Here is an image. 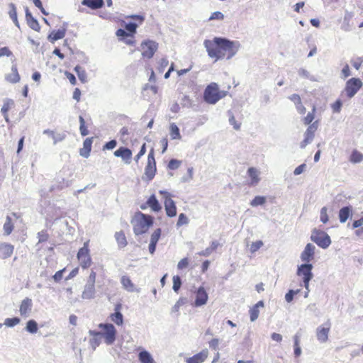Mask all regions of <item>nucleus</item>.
I'll list each match as a JSON object with an SVG mask.
<instances>
[{"label": "nucleus", "instance_id": "nucleus-22", "mask_svg": "<svg viewBox=\"0 0 363 363\" xmlns=\"http://www.w3.org/2000/svg\"><path fill=\"white\" fill-rule=\"evenodd\" d=\"M89 333L92 336V338L90 339L89 343L91 348L94 350L101 343L102 333L95 330H89Z\"/></svg>", "mask_w": 363, "mask_h": 363}, {"label": "nucleus", "instance_id": "nucleus-33", "mask_svg": "<svg viewBox=\"0 0 363 363\" xmlns=\"http://www.w3.org/2000/svg\"><path fill=\"white\" fill-rule=\"evenodd\" d=\"M9 8H10V10L9 11V17L11 18V20L13 21L15 26L19 28V23H18V18H17V11H16V7L15 4L13 3L9 4Z\"/></svg>", "mask_w": 363, "mask_h": 363}, {"label": "nucleus", "instance_id": "nucleus-44", "mask_svg": "<svg viewBox=\"0 0 363 363\" xmlns=\"http://www.w3.org/2000/svg\"><path fill=\"white\" fill-rule=\"evenodd\" d=\"M172 279H173L172 289L174 290V291L178 292V291L180 289L182 284V279H181L180 277L178 275L174 276Z\"/></svg>", "mask_w": 363, "mask_h": 363}, {"label": "nucleus", "instance_id": "nucleus-37", "mask_svg": "<svg viewBox=\"0 0 363 363\" xmlns=\"http://www.w3.org/2000/svg\"><path fill=\"white\" fill-rule=\"evenodd\" d=\"M318 121H315V122H313L312 124H311L308 127V128L306 129V130L304 133V135H307L313 139V138L315 136V132L318 129Z\"/></svg>", "mask_w": 363, "mask_h": 363}, {"label": "nucleus", "instance_id": "nucleus-39", "mask_svg": "<svg viewBox=\"0 0 363 363\" xmlns=\"http://www.w3.org/2000/svg\"><path fill=\"white\" fill-rule=\"evenodd\" d=\"M363 161V154L354 150L350 155V162L352 163H359Z\"/></svg>", "mask_w": 363, "mask_h": 363}, {"label": "nucleus", "instance_id": "nucleus-26", "mask_svg": "<svg viewBox=\"0 0 363 363\" xmlns=\"http://www.w3.org/2000/svg\"><path fill=\"white\" fill-rule=\"evenodd\" d=\"M66 33V29H59L57 30H52V33L48 35V40L53 43L54 41L62 39Z\"/></svg>", "mask_w": 363, "mask_h": 363}, {"label": "nucleus", "instance_id": "nucleus-31", "mask_svg": "<svg viewBox=\"0 0 363 363\" xmlns=\"http://www.w3.org/2000/svg\"><path fill=\"white\" fill-rule=\"evenodd\" d=\"M249 177L251 179V184L255 185L259 182V172L255 167H250L247 170Z\"/></svg>", "mask_w": 363, "mask_h": 363}, {"label": "nucleus", "instance_id": "nucleus-21", "mask_svg": "<svg viewBox=\"0 0 363 363\" xmlns=\"http://www.w3.org/2000/svg\"><path fill=\"white\" fill-rule=\"evenodd\" d=\"M208 352L207 350H203L200 352L196 354L193 357L186 358V363H202L207 358Z\"/></svg>", "mask_w": 363, "mask_h": 363}, {"label": "nucleus", "instance_id": "nucleus-24", "mask_svg": "<svg viewBox=\"0 0 363 363\" xmlns=\"http://www.w3.org/2000/svg\"><path fill=\"white\" fill-rule=\"evenodd\" d=\"M93 143V138H87L83 143V149L80 150V155L87 158L91 150V145Z\"/></svg>", "mask_w": 363, "mask_h": 363}, {"label": "nucleus", "instance_id": "nucleus-4", "mask_svg": "<svg viewBox=\"0 0 363 363\" xmlns=\"http://www.w3.org/2000/svg\"><path fill=\"white\" fill-rule=\"evenodd\" d=\"M311 240L323 249L328 248L331 244L330 236L325 232L316 229L312 231Z\"/></svg>", "mask_w": 363, "mask_h": 363}, {"label": "nucleus", "instance_id": "nucleus-32", "mask_svg": "<svg viewBox=\"0 0 363 363\" xmlns=\"http://www.w3.org/2000/svg\"><path fill=\"white\" fill-rule=\"evenodd\" d=\"M115 238L120 248H123L127 245L128 242L126 238L123 231L116 232L115 234Z\"/></svg>", "mask_w": 363, "mask_h": 363}, {"label": "nucleus", "instance_id": "nucleus-41", "mask_svg": "<svg viewBox=\"0 0 363 363\" xmlns=\"http://www.w3.org/2000/svg\"><path fill=\"white\" fill-rule=\"evenodd\" d=\"M21 319L18 317L7 318L4 320V325L9 328H13L16 325L19 324Z\"/></svg>", "mask_w": 363, "mask_h": 363}, {"label": "nucleus", "instance_id": "nucleus-43", "mask_svg": "<svg viewBox=\"0 0 363 363\" xmlns=\"http://www.w3.org/2000/svg\"><path fill=\"white\" fill-rule=\"evenodd\" d=\"M79 130L80 133L82 136H86L89 134V130H87L86 127L85 126V121L84 118L82 116H79Z\"/></svg>", "mask_w": 363, "mask_h": 363}, {"label": "nucleus", "instance_id": "nucleus-56", "mask_svg": "<svg viewBox=\"0 0 363 363\" xmlns=\"http://www.w3.org/2000/svg\"><path fill=\"white\" fill-rule=\"evenodd\" d=\"M48 234L46 230H41L38 233V242H45L48 239Z\"/></svg>", "mask_w": 363, "mask_h": 363}, {"label": "nucleus", "instance_id": "nucleus-60", "mask_svg": "<svg viewBox=\"0 0 363 363\" xmlns=\"http://www.w3.org/2000/svg\"><path fill=\"white\" fill-rule=\"evenodd\" d=\"M116 145H117L116 140H111L106 143V144L103 147V150H113V148L116 147Z\"/></svg>", "mask_w": 363, "mask_h": 363}, {"label": "nucleus", "instance_id": "nucleus-3", "mask_svg": "<svg viewBox=\"0 0 363 363\" xmlns=\"http://www.w3.org/2000/svg\"><path fill=\"white\" fill-rule=\"evenodd\" d=\"M156 171L157 168L154 150L152 148L147 156V162L145 168L144 175L142 177L143 180L147 182L151 181L154 178Z\"/></svg>", "mask_w": 363, "mask_h": 363}, {"label": "nucleus", "instance_id": "nucleus-14", "mask_svg": "<svg viewBox=\"0 0 363 363\" xmlns=\"http://www.w3.org/2000/svg\"><path fill=\"white\" fill-rule=\"evenodd\" d=\"M114 155L117 157H121L125 164H130L131 162L132 151L125 147H120L114 152Z\"/></svg>", "mask_w": 363, "mask_h": 363}, {"label": "nucleus", "instance_id": "nucleus-11", "mask_svg": "<svg viewBox=\"0 0 363 363\" xmlns=\"http://www.w3.org/2000/svg\"><path fill=\"white\" fill-rule=\"evenodd\" d=\"M141 49L143 57L152 58L157 49V43L152 40L143 41L141 43Z\"/></svg>", "mask_w": 363, "mask_h": 363}, {"label": "nucleus", "instance_id": "nucleus-62", "mask_svg": "<svg viewBox=\"0 0 363 363\" xmlns=\"http://www.w3.org/2000/svg\"><path fill=\"white\" fill-rule=\"evenodd\" d=\"M13 55L12 52L7 47L0 48V57L4 56L10 57Z\"/></svg>", "mask_w": 363, "mask_h": 363}, {"label": "nucleus", "instance_id": "nucleus-45", "mask_svg": "<svg viewBox=\"0 0 363 363\" xmlns=\"http://www.w3.org/2000/svg\"><path fill=\"white\" fill-rule=\"evenodd\" d=\"M301 291L300 289L293 290L290 289L285 295L286 301L290 303L293 301L295 295L298 294Z\"/></svg>", "mask_w": 363, "mask_h": 363}, {"label": "nucleus", "instance_id": "nucleus-63", "mask_svg": "<svg viewBox=\"0 0 363 363\" xmlns=\"http://www.w3.org/2000/svg\"><path fill=\"white\" fill-rule=\"evenodd\" d=\"M306 168V164L305 163L301 164V165L298 166L294 171V175H299L301 173H303Z\"/></svg>", "mask_w": 363, "mask_h": 363}, {"label": "nucleus", "instance_id": "nucleus-46", "mask_svg": "<svg viewBox=\"0 0 363 363\" xmlns=\"http://www.w3.org/2000/svg\"><path fill=\"white\" fill-rule=\"evenodd\" d=\"M298 75L301 77L308 79L311 81H315V78L313 76L311 75L308 71L306 69L300 68L298 71Z\"/></svg>", "mask_w": 363, "mask_h": 363}, {"label": "nucleus", "instance_id": "nucleus-38", "mask_svg": "<svg viewBox=\"0 0 363 363\" xmlns=\"http://www.w3.org/2000/svg\"><path fill=\"white\" fill-rule=\"evenodd\" d=\"M138 24L135 22H129L125 24V30L129 36H133L135 33L138 28Z\"/></svg>", "mask_w": 363, "mask_h": 363}, {"label": "nucleus", "instance_id": "nucleus-8", "mask_svg": "<svg viewBox=\"0 0 363 363\" xmlns=\"http://www.w3.org/2000/svg\"><path fill=\"white\" fill-rule=\"evenodd\" d=\"M160 194L163 195L164 200V208L167 216L169 217H174L177 215V207L175 202L170 198V194L165 191H160Z\"/></svg>", "mask_w": 363, "mask_h": 363}, {"label": "nucleus", "instance_id": "nucleus-19", "mask_svg": "<svg viewBox=\"0 0 363 363\" xmlns=\"http://www.w3.org/2000/svg\"><path fill=\"white\" fill-rule=\"evenodd\" d=\"M25 13H26V19L27 24L28 25V26L31 29H33V30H34L35 31H39L40 29L39 23L33 16L32 13L30 12V11H29L28 7L26 8Z\"/></svg>", "mask_w": 363, "mask_h": 363}, {"label": "nucleus", "instance_id": "nucleus-29", "mask_svg": "<svg viewBox=\"0 0 363 363\" xmlns=\"http://www.w3.org/2000/svg\"><path fill=\"white\" fill-rule=\"evenodd\" d=\"M7 81L11 83H16L20 80V76L18 72L17 67L13 65L11 67V73L6 76Z\"/></svg>", "mask_w": 363, "mask_h": 363}, {"label": "nucleus", "instance_id": "nucleus-13", "mask_svg": "<svg viewBox=\"0 0 363 363\" xmlns=\"http://www.w3.org/2000/svg\"><path fill=\"white\" fill-rule=\"evenodd\" d=\"M33 307V302L30 298H24L20 305L19 312L21 316L28 318L30 315Z\"/></svg>", "mask_w": 363, "mask_h": 363}, {"label": "nucleus", "instance_id": "nucleus-59", "mask_svg": "<svg viewBox=\"0 0 363 363\" xmlns=\"http://www.w3.org/2000/svg\"><path fill=\"white\" fill-rule=\"evenodd\" d=\"M224 15L220 11H215L212 13L211 16L209 18V21L212 20H223Z\"/></svg>", "mask_w": 363, "mask_h": 363}, {"label": "nucleus", "instance_id": "nucleus-27", "mask_svg": "<svg viewBox=\"0 0 363 363\" xmlns=\"http://www.w3.org/2000/svg\"><path fill=\"white\" fill-rule=\"evenodd\" d=\"M43 133H50V137L53 140V145H56L57 143L64 140L66 137V135L63 133H55L53 130L50 129L44 130Z\"/></svg>", "mask_w": 363, "mask_h": 363}, {"label": "nucleus", "instance_id": "nucleus-6", "mask_svg": "<svg viewBox=\"0 0 363 363\" xmlns=\"http://www.w3.org/2000/svg\"><path fill=\"white\" fill-rule=\"evenodd\" d=\"M99 328L104 330L102 336L105 338V342L108 345H112L116 340V330L113 325L111 323H101L99 324Z\"/></svg>", "mask_w": 363, "mask_h": 363}, {"label": "nucleus", "instance_id": "nucleus-58", "mask_svg": "<svg viewBox=\"0 0 363 363\" xmlns=\"http://www.w3.org/2000/svg\"><path fill=\"white\" fill-rule=\"evenodd\" d=\"M320 221L323 223H326L328 221V216L327 214V208L325 206L323 207L320 210Z\"/></svg>", "mask_w": 363, "mask_h": 363}, {"label": "nucleus", "instance_id": "nucleus-51", "mask_svg": "<svg viewBox=\"0 0 363 363\" xmlns=\"http://www.w3.org/2000/svg\"><path fill=\"white\" fill-rule=\"evenodd\" d=\"M315 111V107L313 106L312 111L308 112L307 116L304 118L303 122L306 125H309L313 121Z\"/></svg>", "mask_w": 363, "mask_h": 363}, {"label": "nucleus", "instance_id": "nucleus-57", "mask_svg": "<svg viewBox=\"0 0 363 363\" xmlns=\"http://www.w3.org/2000/svg\"><path fill=\"white\" fill-rule=\"evenodd\" d=\"M342 106V103L341 100H340V99L337 100L335 103H333L331 105L333 111L334 113H340L341 111Z\"/></svg>", "mask_w": 363, "mask_h": 363}, {"label": "nucleus", "instance_id": "nucleus-5", "mask_svg": "<svg viewBox=\"0 0 363 363\" xmlns=\"http://www.w3.org/2000/svg\"><path fill=\"white\" fill-rule=\"evenodd\" d=\"M313 265L310 263H304L298 267L297 275L302 277L303 286L306 289L309 286V282L313 277L312 273Z\"/></svg>", "mask_w": 363, "mask_h": 363}, {"label": "nucleus", "instance_id": "nucleus-23", "mask_svg": "<svg viewBox=\"0 0 363 363\" xmlns=\"http://www.w3.org/2000/svg\"><path fill=\"white\" fill-rule=\"evenodd\" d=\"M121 284L123 288L129 292H140V289H136L130 279L127 276H123L121 279Z\"/></svg>", "mask_w": 363, "mask_h": 363}, {"label": "nucleus", "instance_id": "nucleus-52", "mask_svg": "<svg viewBox=\"0 0 363 363\" xmlns=\"http://www.w3.org/2000/svg\"><path fill=\"white\" fill-rule=\"evenodd\" d=\"M181 162L180 160L172 159L169 160L167 167L169 169H177L180 166Z\"/></svg>", "mask_w": 363, "mask_h": 363}, {"label": "nucleus", "instance_id": "nucleus-9", "mask_svg": "<svg viewBox=\"0 0 363 363\" xmlns=\"http://www.w3.org/2000/svg\"><path fill=\"white\" fill-rule=\"evenodd\" d=\"M362 82L358 78H351L346 83L345 91L349 98L353 97L362 87Z\"/></svg>", "mask_w": 363, "mask_h": 363}, {"label": "nucleus", "instance_id": "nucleus-53", "mask_svg": "<svg viewBox=\"0 0 363 363\" xmlns=\"http://www.w3.org/2000/svg\"><path fill=\"white\" fill-rule=\"evenodd\" d=\"M193 171H194L193 167H189L187 169L188 174H186V176L182 177L181 178V182H190L193 179Z\"/></svg>", "mask_w": 363, "mask_h": 363}, {"label": "nucleus", "instance_id": "nucleus-30", "mask_svg": "<svg viewBox=\"0 0 363 363\" xmlns=\"http://www.w3.org/2000/svg\"><path fill=\"white\" fill-rule=\"evenodd\" d=\"M351 213V207L350 206H345L342 207L339 211V219L340 223H343L347 221L348 218L350 216Z\"/></svg>", "mask_w": 363, "mask_h": 363}, {"label": "nucleus", "instance_id": "nucleus-18", "mask_svg": "<svg viewBox=\"0 0 363 363\" xmlns=\"http://www.w3.org/2000/svg\"><path fill=\"white\" fill-rule=\"evenodd\" d=\"M95 284L86 282L82 291V298L83 299H92L95 297Z\"/></svg>", "mask_w": 363, "mask_h": 363}, {"label": "nucleus", "instance_id": "nucleus-50", "mask_svg": "<svg viewBox=\"0 0 363 363\" xmlns=\"http://www.w3.org/2000/svg\"><path fill=\"white\" fill-rule=\"evenodd\" d=\"M186 302V299L180 298L172 308V313H177L179 311L180 307L184 305Z\"/></svg>", "mask_w": 363, "mask_h": 363}, {"label": "nucleus", "instance_id": "nucleus-12", "mask_svg": "<svg viewBox=\"0 0 363 363\" xmlns=\"http://www.w3.org/2000/svg\"><path fill=\"white\" fill-rule=\"evenodd\" d=\"M208 298V294L203 286H200L196 292L194 306L199 307L206 303Z\"/></svg>", "mask_w": 363, "mask_h": 363}, {"label": "nucleus", "instance_id": "nucleus-25", "mask_svg": "<svg viewBox=\"0 0 363 363\" xmlns=\"http://www.w3.org/2000/svg\"><path fill=\"white\" fill-rule=\"evenodd\" d=\"M147 204L148 205V207H150L154 212H159L162 209V206L155 194H152L148 198L147 200Z\"/></svg>", "mask_w": 363, "mask_h": 363}, {"label": "nucleus", "instance_id": "nucleus-47", "mask_svg": "<svg viewBox=\"0 0 363 363\" xmlns=\"http://www.w3.org/2000/svg\"><path fill=\"white\" fill-rule=\"evenodd\" d=\"M249 313H250V320L252 322H254L257 319L259 314V311L258 308L253 306L252 308H251L250 309Z\"/></svg>", "mask_w": 363, "mask_h": 363}, {"label": "nucleus", "instance_id": "nucleus-48", "mask_svg": "<svg viewBox=\"0 0 363 363\" xmlns=\"http://www.w3.org/2000/svg\"><path fill=\"white\" fill-rule=\"evenodd\" d=\"M189 223V219L187 216L184 213H180L179 215V218L177 223V226L180 227L183 225H186Z\"/></svg>", "mask_w": 363, "mask_h": 363}, {"label": "nucleus", "instance_id": "nucleus-10", "mask_svg": "<svg viewBox=\"0 0 363 363\" xmlns=\"http://www.w3.org/2000/svg\"><path fill=\"white\" fill-rule=\"evenodd\" d=\"M89 248L87 243L85 242L84 246L79 250L77 258L80 262L82 268L85 269L90 266L91 263V257L89 255Z\"/></svg>", "mask_w": 363, "mask_h": 363}, {"label": "nucleus", "instance_id": "nucleus-34", "mask_svg": "<svg viewBox=\"0 0 363 363\" xmlns=\"http://www.w3.org/2000/svg\"><path fill=\"white\" fill-rule=\"evenodd\" d=\"M169 130H170V136L172 140H180L181 139L182 137L180 135L179 128L175 123H172L170 124Z\"/></svg>", "mask_w": 363, "mask_h": 363}, {"label": "nucleus", "instance_id": "nucleus-7", "mask_svg": "<svg viewBox=\"0 0 363 363\" xmlns=\"http://www.w3.org/2000/svg\"><path fill=\"white\" fill-rule=\"evenodd\" d=\"M220 99L216 84L208 85L204 91V100L208 104H215Z\"/></svg>", "mask_w": 363, "mask_h": 363}, {"label": "nucleus", "instance_id": "nucleus-64", "mask_svg": "<svg viewBox=\"0 0 363 363\" xmlns=\"http://www.w3.org/2000/svg\"><path fill=\"white\" fill-rule=\"evenodd\" d=\"M65 76L67 77V78L69 79V82H70V84H72V85H75V84H77V79H76V77H75V76H74L73 74H72V73H70V72H69L66 71V72H65Z\"/></svg>", "mask_w": 363, "mask_h": 363}, {"label": "nucleus", "instance_id": "nucleus-54", "mask_svg": "<svg viewBox=\"0 0 363 363\" xmlns=\"http://www.w3.org/2000/svg\"><path fill=\"white\" fill-rule=\"evenodd\" d=\"M264 245L263 242L262 240H258L256 242H254L250 245V252L252 253L255 252L257 251L262 245Z\"/></svg>", "mask_w": 363, "mask_h": 363}, {"label": "nucleus", "instance_id": "nucleus-2", "mask_svg": "<svg viewBox=\"0 0 363 363\" xmlns=\"http://www.w3.org/2000/svg\"><path fill=\"white\" fill-rule=\"evenodd\" d=\"M130 223L133 226L134 233L135 235H139L147 232L150 227L153 225L154 220L152 216L138 211L135 213Z\"/></svg>", "mask_w": 363, "mask_h": 363}, {"label": "nucleus", "instance_id": "nucleus-42", "mask_svg": "<svg viewBox=\"0 0 363 363\" xmlns=\"http://www.w3.org/2000/svg\"><path fill=\"white\" fill-rule=\"evenodd\" d=\"M266 198L262 196H256L250 202V205L253 207L263 205L266 203Z\"/></svg>", "mask_w": 363, "mask_h": 363}, {"label": "nucleus", "instance_id": "nucleus-20", "mask_svg": "<svg viewBox=\"0 0 363 363\" xmlns=\"http://www.w3.org/2000/svg\"><path fill=\"white\" fill-rule=\"evenodd\" d=\"M121 303L116 304L114 308L115 312L110 316L111 320L117 325H121L123 323V315L121 312Z\"/></svg>", "mask_w": 363, "mask_h": 363}, {"label": "nucleus", "instance_id": "nucleus-55", "mask_svg": "<svg viewBox=\"0 0 363 363\" xmlns=\"http://www.w3.org/2000/svg\"><path fill=\"white\" fill-rule=\"evenodd\" d=\"M13 104V101L11 99H6L4 101V105L1 109V111L3 113V115H6L7 113V112L9 110V105Z\"/></svg>", "mask_w": 363, "mask_h": 363}, {"label": "nucleus", "instance_id": "nucleus-35", "mask_svg": "<svg viewBox=\"0 0 363 363\" xmlns=\"http://www.w3.org/2000/svg\"><path fill=\"white\" fill-rule=\"evenodd\" d=\"M26 330L31 334H35L38 332V325L35 320H29L25 328Z\"/></svg>", "mask_w": 363, "mask_h": 363}, {"label": "nucleus", "instance_id": "nucleus-40", "mask_svg": "<svg viewBox=\"0 0 363 363\" xmlns=\"http://www.w3.org/2000/svg\"><path fill=\"white\" fill-rule=\"evenodd\" d=\"M13 229V225L11 222V218L8 216L6 219V222L4 224V234L9 235L11 233Z\"/></svg>", "mask_w": 363, "mask_h": 363}, {"label": "nucleus", "instance_id": "nucleus-16", "mask_svg": "<svg viewBox=\"0 0 363 363\" xmlns=\"http://www.w3.org/2000/svg\"><path fill=\"white\" fill-rule=\"evenodd\" d=\"M326 327L320 326L317 328L316 336L317 339L320 342H325L328 339V334L330 328V323L328 320L326 323H325Z\"/></svg>", "mask_w": 363, "mask_h": 363}, {"label": "nucleus", "instance_id": "nucleus-49", "mask_svg": "<svg viewBox=\"0 0 363 363\" xmlns=\"http://www.w3.org/2000/svg\"><path fill=\"white\" fill-rule=\"evenodd\" d=\"M162 230L160 228H157L151 235L150 242L157 243L160 236Z\"/></svg>", "mask_w": 363, "mask_h": 363}, {"label": "nucleus", "instance_id": "nucleus-61", "mask_svg": "<svg viewBox=\"0 0 363 363\" xmlns=\"http://www.w3.org/2000/svg\"><path fill=\"white\" fill-rule=\"evenodd\" d=\"M33 2L34 5L40 10L43 14H44L45 16L48 15V13L45 10V9L43 6L41 0H33Z\"/></svg>", "mask_w": 363, "mask_h": 363}, {"label": "nucleus", "instance_id": "nucleus-17", "mask_svg": "<svg viewBox=\"0 0 363 363\" xmlns=\"http://www.w3.org/2000/svg\"><path fill=\"white\" fill-rule=\"evenodd\" d=\"M13 250V245L6 242H0V259H4L10 257Z\"/></svg>", "mask_w": 363, "mask_h": 363}, {"label": "nucleus", "instance_id": "nucleus-28", "mask_svg": "<svg viewBox=\"0 0 363 363\" xmlns=\"http://www.w3.org/2000/svg\"><path fill=\"white\" fill-rule=\"evenodd\" d=\"M138 359L141 363H155V360L151 354L145 350L139 352Z\"/></svg>", "mask_w": 363, "mask_h": 363}, {"label": "nucleus", "instance_id": "nucleus-36", "mask_svg": "<svg viewBox=\"0 0 363 363\" xmlns=\"http://www.w3.org/2000/svg\"><path fill=\"white\" fill-rule=\"evenodd\" d=\"M74 72L77 73L79 79L82 82L85 83L87 81V75L86 71L79 65H77L74 68Z\"/></svg>", "mask_w": 363, "mask_h": 363}, {"label": "nucleus", "instance_id": "nucleus-15", "mask_svg": "<svg viewBox=\"0 0 363 363\" xmlns=\"http://www.w3.org/2000/svg\"><path fill=\"white\" fill-rule=\"evenodd\" d=\"M315 247L311 243H308L304 250L301 252V259L303 262L308 263L313 259Z\"/></svg>", "mask_w": 363, "mask_h": 363}, {"label": "nucleus", "instance_id": "nucleus-1", "mask_svg": "<svg viewBox=\"0 0 363 363\" xmlns=\"http://www.w3.org/2000/svg\"><path fill=\"white\" fill-rule=\"evenodd\" d=\"M203 45L208 57L215 58L216 62L223 59L225 55L226 60H230L241 47L239 41L230 40L223 37H215L212 40H205Z\"/></svg>", "mask_w": 363, "mask_h": 363}]
</instances>
